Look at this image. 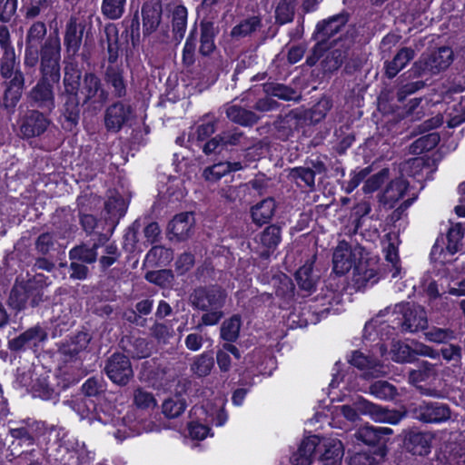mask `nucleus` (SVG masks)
<instances>
[{"instance_id": "nucleus-13", "label": "nucleus", "mask_w": 465, "mask_h": 465, "mask_svg": "<svg viewBox=\"0 0 465 465\" xmlns=\"http://www.w3.org/2000/svg\"><path fill=\"white\" fill-rule=\"evenodd\" d=\"M414 419L423 423H441L451 417L448 404L439 401H423L411 410Z\"/></svg>"}, {"instance_id": "nucleus-33", "label": "nucleus", "mask_w": 465, "mask_h": 465, "mask_svg": "<svg viewBox=\"0 0 465 465\" xmlns=\"http://www.w3.org/2000/svg\"><path fill=\"white\" fill-rule=\"evenodd\" d=\"M46 332L40 326L32 327L19 336L8 341V348L13 351H20L25 349L27 345L37 341H43L46 339Z\"/></svg>"}, {"instance_id": "nucleus-11", "label": "nucleus", "mask_w": 465, "mask_h": 465, "mask_svg": "<svg viewBox=\"0 0 465 465\" xmlns=\"http://www.w3.org/2000/svg\"><path fill=\"white\" fill-rule=\"evenodd\" d=\"M104 371L109 380L124 387L134 378V371L129 357L121 352H114L105 361Z\"/></svg>"}, {"instance_id": "nucleus-23", "label": "nucleus", "mask_w": 465, "mask_h": 465, "mask_svg": "<svg viewBox=\"0 0 465 465\" xmlns=\"http://www.w3.org/2000/svg\"><path fill=\"white\" fill-rule=\"evenodd\" d=\"M350 15L346 12L333 15L325 19L316 25V30L313 34V39L316 41H323L328 43V40L335 34L340 32L349 21Z\"/></svg>"}, {"instance_id": "nucleus-19", "label": "nucleus", "mask_w": 465, "mask_h": 465, "mask_svg": "<svg viewBox=\"0 0 465 465\" xmlns=\"http://www.w3.org/2000/svg\"><path fill=\"white\" fill-rule=\"evenodd\" d=\"M110 238L109 234L100 232L97 240L92 245L81 242L73 247L68 252L69 259L76 260L85 264L94 263L98 259V249L108 242Z\"/></svg>"}, {"instance_id": "nucleus-9", "label": "nucleus", "mask_w": 465, "mask_h": 465, "mask_svg": "<svg viewBox=\"0 0 465 465\" xmlns=\"http://www.w3.org/2000/svg\"><path fill=\"white\" fill-rule=\"evenodd\" d=\"M357 30L354 27L347 30L343 36L333 40L331 45L332 50L322 60V65L324 72L332 73L338 70L350 55L351 49L355 43Z\"/></svg>"}, {"instance_id": "nucleus-28", "label": "nucleus", "mask_w": 465, "mask_h": 465, "mask_svg": "<svg viewBox=\"0 0 465 465\" xmlns=\"http://www.w3.org/2000/svg\"><path fill=\"white\" fill-rule=\"evenodd\" d=\"M194 217L193 213H181L176 214L168 223V233L177 241L187 240L193 234Z\"/></svg>"}, {"instance_id": "nucleus-34", "label": "nucleus", "mask_w": 465, "mask_h": 465, "mask_svg": "<svg viewBox=\"0 0 465 465\" xmlns=\"http://www.w3.org/2000/svg\"><path fill=\"white\" fill-rule=\"evenodd\" d=\"M104 38H101L100 43H106V50L108 54L107 61L109 65H114L120 56V40L117 25L114 24H107L104 29Z\"/></svg>"}, {"instance_id": "nucleus-37", "label": "nucleus", "mask_w": 465, "mask_h": 465, "mask_svg": "<svg viewBox=\"0 0 465 465\" xmlns=\"http://www.w3.org/2000/svg\"><path fill=\"white\" fill-rule=\"evenodd\" d=\"M201 37L199 53L203 56H210L216 49L214 38L218 34V28L213 22L202 20L200 23Z\"/></svg>"}, {"instance_id": "nucleus-64", "label": "nucleus", "mask_w": 465, "mask_h": 465, "mask_svg": "<svg viewBox=\"0 0 465 465\" xmlns=\"http://www.w3.org/2000/svg\"><path fill=\"white\" fill-rule=\"evenodd\" d=\"M389 178L390 169H381L380 172L371 175L366 180L365 184L363 186L364 193H369L377 191Z\"/></svg>"}, {"instance_id": "nucleus-53", "label": "nucleus", "mask_w": 465, "mask_h": 465, "mask_svg": "<svg viewBox=\"0 0 465 465\" xmlns=\"http://www.w3.org/2000/svg\"><path fill=\"white\" fill-rule=\"evenodd\" d=\"M214 366V358L212 352H203L197 356L191 365V371L199 378L208 376Z\"/></svg>"}, {"instance_id": "nucleus-58", "label": "nucleus", "mask_w": 465, "mask_h": 465, "mask_svg": "<svg viewBox=\"0 0 465 465\" xmlns=\"http://www.w3.org/2000/svg\"><path fill=\"white\" fill-rule=\"evenodd\" d=\"M22 97L21 91L13 90V88L5 87L2 100L0 102V108L5 111L8 116H11L15 112V107Z\"/></svg>"}, {"instance_id": "nucleus-50", "label": "nucleus", "mask_w": 465, "mask_h": 465, "mask_svg": "<svg viewBox=\"0 0 465 465\" xmlns=\"http://www.w3.org/2000/svg\"><path fill=\"white\" fill-rule=\"evenodd\" d=\"M144 278L147 282L162 289H172L175 282L174 273L170 269L149 271L145 273Z\"/></svg>"}, {"instance_id": "nucleus-62", "label": "nucleus", "mask_w": 465, "mask_h": 465, "mask_svg": "<svg viewBox=\"0 0 465 465\" xmlns=\"http://www.w3.org/2000/svg\"><path fill=\"white\" fill-rule=\"evenodd\" d=\"M16 54L15 51L5 52L0 59V75L3 79H9L12 77L13 73L15 71L16 65Z\"/></svg>"}, {"instance_id": "nucleus-47", "label": "nucleus", "mask_w": 465, "mask_h": 465, "mask_svg": "<svg viewBox=\"0 0 465 465\" xmlns=\"http://www.w3.org/2000/svg\"><path fill=\"white\" fill-rule=\"evenodd\" d=\"M45 371L43 370L36 376L35 385L32 389V393L35 397H39L43 400H53L59 395V391L53 387L50 381L47 380V376L45 375Z\"/></svg>"}, {"instance_id": "nucleus-43", "label": "nucleus", "mask_w": 465, "mask_h": 465, "mask_svg": "<svg viewBox=\"0 0 465 465\" xmlns=\"http://www.w3.org/2000/svg\"><path fill=\"white\" fill-rule=\"evenodd\" d=\"M368 391L375 399L381 401H395L400 396L398 388L385 380H377L371 382Z\"/></svg>"}, {"instance_id": "nucleus-21", "label": "nucleus", "mask_w": 465, "mask_h": 465, "mask_svg": "<svg viewBox=\"0 0 465 465\" xmlns=\"http://www.w3.org/2000/svg\"><path fill=\"white\" fill-rule=\"evenodd\" d=\"M91 341V336L86 331H78L70 339L58 346L57 352L64 362L74 361L81 351H84Z\"/></svg>"}, {"instance_id": "nucleus-61", "label": "nucleus", "mask_w": 465, "mask_h": 465, "mask_svg": "<svg viewBox=\"0 0 465 465\" xmlns=\"http://www.w3.org/2000/svg\"><path fill=\"white\" fill-rule=\"evenodd\" d=\"M281 242V227L277 224L267 226L261 234V242L268 249L274 250Z\"/></svg>"}, {"instance_id": "nucleus-57", "label": "nucleus", "mask_w": 465, "mask_h": 465, "mask_svg": "<svg viewBox=\"0 0 465 465\" xmlns=\"http://www.w3.org/2000/svg\"><path fill=\"white\" fill-rule=\"evenodd\" d=\"M126 0H103L102 15L109 20H118L124 14Z\"/></svg>"}, {"instance_id": "nucleus-14", "label": "nucleus", "mask_w": 465, "mask_h": 465, "mask_svg": "<svg viewBox=\"0 0 465 465\" xmlns=\"http://www.w3.org/2000/svg\"><path fill=\"white\" fill-rule=\"evenodd\" d=\"M134 117V109L131 104L116 101L109 105L104 116V127L107 132L118 133Z\"/></svg>"}, {"instance_id": "nucleus-17", "label": "nucleus", "mask_w": 465, "mask_h": 465, "mask_svg": "<svg viewBox=\"0 0 465 465\" xmlns=\"http://www.w3.org/2000/svg\"><path fill=\"white\" fill-rule=\"evenodd\" d=\"M62 102L61 114L64 118L63 128L66 131H74L79 124L83 103H80V94L59 93Z\"/></svg>"}, {"instance_id": "nucleus-35", "label": "nucleus", "mask_w": 465, "mask_h": 465, "mask_svg": "<svg viewBox=\"0 0 465 465\" xmlns=\"http://www.w3.org/2000/svg\"><path fill=\"white\" fill-rule=\"evenodd\" d=\"M262 91L272 98L276 97L285 102H300L302 97V94L292 86L276 82L263 84Z\"/></svg>"}, {"instance_id": "nucleus-51", "label": "nucleus", "mask_w": 465, "mask_h": 465, "mask_svg": "<svg viewBox=\"0 0 465 465\" xmlns=\"http://www.w3.org/2000/svg\"><path fill=\"white\" fill-rule=\"evenodd\" d=\"M242 319L239 314H233L225 320L220 329L221 338L228 342H233L239 338Z\"/></svg>"}, {"instance_id": "nucleus-30", "label": "nucleus", "mask_w": 465, "mask_h": 465, "mask_svg": "<svg viewBox=\"0 0 465 465\" xmlns=\"http://www.w3.org/2000/svg\"><path fill=\"white\" fill-rule=\"evenodd\" d=\"M350 362L356 368L364 371L362 377L366 380L378 378L384 374L382 371L383 365L379 360L371 356H365L358 351L353 352Z\"/></svg>"}, {"instance_id": "nucleus-49", "label": "nucleus", "mask_w": 465, "mask_h": 465, "mask_svg": "<svg viewBox=\"0 0 465 465\" xmlns=\"http://www.w3.org/2000/svg\"><path fill=\"white\" fill-rule=\"evenodd\" d=\"M88 201V196L80 195L77 200V206L79 208V222L82 226V229L85 232L87 235H92L94 233V229L97 227L98 220L93 214L86 213L87 211L85 208L86 202Z\"/></svg>"}, {"instance_id": "nucleus-55", "label": "nucleus", "mask_w": 465, "mask_h": 465, "mask_svg": "<svg viewBox=\"0 0 465 465\" xmlns=\"http://www.w3.org/2000/svg\"><path fill=\"white\" fill-rule=\"evenodd\" d=\"M173 258V252L171 249L163 246H153L147 252L145 262L151 265L163 266L170 262Z\"/></svg>"}, {"instance_id": "nucleus-10", "label": "nucleus", "mask_w": 465, "mask_h": 465, "mask_svg": "<svg viewBox=\"0 0 465 465\" xmlns=\"http://www.w3.org/2000/svg\"><path fill=\"white\" fill-rule=\"evenodd\" d=\"M391 434L392 430L390 428L363 426L356 431L355 438L371 448L373 455L384 460L388 453L387 443Z\"/></svg>"}, {"instance_id": "nucleus-38", "label": "nucleus", "mask_w": 465, "mask_h": 465, "mask_svg": "<svg viewBox=\"0 0 465 465\" xmlns=\"http://www.w3.org/2000/svg\"><path fill=\"white\" fill-rule=\"evenodd\" d=\"M275 210L276 203L272 197L263 199L251 208L252 220L258 226L266 224L273 217Z\"/></svg>"}, {"instance_id": "nucleus-1", "label": "nucleus", "mask_w": 465, "mask_h": 465, "mask_svg": "<svg viewBox=\"0 0 465 465\" xmlns=\"http://www.w3.org/2000/svg\"><path fill=\"white\" fill-rule=\"evenodd\" d=\"M47 29L44 22H34L25 35L24 66L35 69V66L60 64L61 43L58 35L46 36Z\"/></svg>"}, {"instance_id": "nucleus-59", "label": "nucleus", "mask_w": 465, "mask_h": 465, "mask_svg": "<svg viewBox=\"0 0 465 465\" xmlns=\"http://www.w3.org/2000/svg\"><path fill=\"white\" fill-rule=\"evenodd\" d=\"M288 176L295 182L300 179L310 191H314L315 176L313 175V172L311 171V168L302 166L292 168ZM296 183L300 185L298 183Z\"/></svg>"}, {"instance_id": "nucleus-45", "label": "nucleus", "mask_w": 465, "mask_h": 465, "mask_svg": "<svg viewBox=\"0 0 465 465\" xmlns=\"http://www.w3.org/2000/svg\"><path fill=\"white\" fill-rule=\"evenodd\" d=\"M320 276L313 272L312 262H306L295 272V280L299 288L311 293L315 291Z\"/></svg>"}, {"instance_id": "nucleus-29", "label": "nucleus", "mask_w": 465, "mask_h": 465, "mask_svg": "<svg viewBox=\"0 0 465 465\" xmlns=\"http://www.w3.org/2000/svg\"><path fill=\"white\" fill-rule=\"evenodd\" d=\"M374 263L364 257L358 261L352 275V283L356 290L360 291L364 289L368 283L374 284L378 281L377 270Z\"/></svg>"}, {"instance_id": "nucleus-12", "label": "nucleus", "mask_w": 465, "mask_h": 465, "mask_svg": "<svg viewBox=\"0 0 465 465\" xmlns=\"http://www.w3.org/2000/svg\"><path fill=\"white\" fill-rule=\"evenodd\" d=\"M363 251L361 245L351 249L345 241L340 242L332 255L333 272L340 276L347 273L363 257Z\"/></svg>"}, {"instance_id": "nucleus-39", "label": "nucleus", "mask_w": 465, "mask_h": 465, "mask_svg": "<svg viewBox=\"0 0 465 465\" xmlns=\"http://www.w3.org/2000/svg\"><path fill=\"white\" fill-rule=\"evenodd\" d=\"M83 74L78 64L75 63H69L64 68L63 85L64 89L60 92L62 94H80V85L83 80Z\"/></svg>"}, {"instance_id": "nucleus-48", "label": "nucleus", "mask_w": 465, "mask_h": 465, "mask_svg": "<svg viewBox=\"0 0 465 465\" xmlns=\"http://www.w3.org/2000/svg\"><path fill=\"white\" fill-rule=\"evenodd\" d=\"M187 25V9L179 5L174 7L172 17V27L173 33V40L180 43L184 37Z\"/></svg>"}, {"instance_id": "nucleus-22", "label": "nucleus", "mask_w": 465, "mask_h": 465, "mask_svg": "<svg viewBox=\"0 0 465 465\" xmlns=\"http://www.w3.org/2000/svg\"><path fill=\"white\" fill-rule=\"evenodd\" d=\"M85 28V23L79 22L75 16H71L67 22L64 44L70 56H74L79 52Z\"/></svg>"}, {"instance_id": "nucleus-16", "label": "nucleus", "mask_w": 465, "mask_h": 465, "mask_svg": "<svg viewBox=\"0 0 465 465\" xmlns=\"http://www.w3.org/2000/svg\"><path fill=\"white\" fill-rule=\"evenodd\" d=\"M127 207V203L120 193L116 192L111 193L104 202V212L102 213V219L108 226L104 234H109L110 237H112L120 219L124 216Z\"/></svg>"}, {"instance_id": "nucleus-52", "label": "nucleus", "mask_w": 465, "mask_h": 465, "mask_svg": "<svg viewBox=\"0 0 465 465\" xmlns=\"http://www.w3.org/2000/svg\"><path fill=\"white\" fill-rule=\"evenodd\" d=\"M297 0H280L275 9V23L282 25L293 21Z\"/></svg>"}, {"instance_id": "nucleus-44", "label": "nucleus", "mask_w": 465, "mask_h": 465, "mask_svg": "<svg viewBox=\"0 0 465 465\" xmlns=\"http://www.w3.org/2000/svg\"><path fill=\"white\" fill-rule=\"evenodd\" d=\"M64 404L75 411L82 420H88L89 421L96 420V414L94 412L96 404L93 400L81 397L67 400L64 401Z\"/></svg>"}, {"instance_id": "nucleus-5", "label": "nucleus", "mask_w": 465, "mask_h": 465, "mask_svg": "<svg viewBox=\"0 0 465 465\" xmlns=\"http://www.w3.org/2000/svg\"><path fill=\"white\" fill-rule=\"evenodd\" d=\"M341 413L350 421L360 420L361 415H369L376 421L396 424L402 418L400 411L377 405L362 398L351 405L341 406Z\"/></svg>"}, {"instance_id": "nucleus-31", "label": "nucleus", "mask_w": 465, "mask_h": 465, "mask_svg": "<svg viewBox=\"0 0 465 465\" xmlns=\"http://www.w3.org/2000/svg\"><path fill=\"white\" fill-rule=\"evenodd\" d=\"M12 438L11 445L14 449L20 451V455L33 456L35 453L34 446L35 438L25 427L15 428L9 430Z\"/></svg>"}, {"instance_id": "nucleus-32", "label": "nucleus", "mask_w": 465, "mask_h": 465, "mask_svg": "<svg viewBox=\"0 0 465 465\" xmlns=\"http://www.w3.org/2000/svg\"><path fill=\"white\" fill-rule=\"evenodd\" d=\"M262 20L260 15L247 16L240 21L231 30L230 35L232 39L240 40L245 37H252L262 28Z\"/></svg>"}, {"instance_id": "nucleus-46", "label": "nucleus", "mask_w": 465, "mask_h": 465, "mask_svg": "<svg viewBox=\"0 0 465 465\" xmlns=\"http://www.w3.org/2000/svg\"><path fill=\"white\" fill-rule=\"evenodd\" d=\"M332 107V101L331 98L322 97L311 109L302 110V114H305L306 124H316L323 120L327 113Z\"/></svg>"}, {"instance_id": "nucleus-24", "label": "nucleus", "mask_w": 465, "mask_h": 465, "mask_svg": "<svg viewBox=\"0 0 465 465\" xmlns=\"http://www.w3.org/2000/svg\"><path fill=\"white\" fill-rule=\"evenodd\" d=\"M432 436L429 432L409 430L403 439V448L412 455L425 456L430 453Z\"/></svg>"}, {"instance_id": "nucleus-7", "label": "nucleus", "mask_w": 465, "mask_h": 465, "mask_svg": "<svg viewBox=\"0 0 465 465\" xmlns=\"http://www.w3.org/2000/svg\"><path fill=\"white\" fill-rule=\"evenodd\" d=\"M392 313L403 332H416L428 327L427 312L417 303L409 302L398 303L394 306Z\"/></svg>"}, {"instance_id": "nucleus-20", "label": "nucleus", "mask_w": 465, "mask_h": 465, "mask_svg": "<svg viewBox=\"0 0 465 465\" xmlns=\"http://www.w3.org/2000/svg\"><path fill=\"white\" fill-rule=\"evenodd\" d=\"M141 13L143 19V34L144 36H149L158 29L162 22V1L148 0L144 2L142 5Z\"/></svg>"}, {"instance_id": "nucleus-27", "label": "nucleus", "mask_w": 465, "mask_h": 465, "mask_svg": "<svg viewBox=\"0 0 465 465\" xmlns=\"http://www.w3.org/2000/svg\"><path fill=\"white\" fill-rule=\"evenodd\" d=\"M320 450H322L320 438L312 435L301 442L298 450L292 454L291 461L292 465H311Z\"/></svg>"}, {"instance_id": "nucleus-40", "label": "nucleus", "mask_w": 465, "mask_h": 465, "mask_svg": "<svg viewBox=\"0 0 465 465\" xmlns=\"http://www.w3.org/2000/svg\"><path fill=\"white\" fill-rule=\"evenodd\" d=\"M415 51L411 47H402L395 54L393 59L385 64V74L392 79L403 69L406 64L414 58Z\"/></svg>"}, {"instance_id": "nucleus-4", "label": "nucleus", "mask_w": 465, "mask_h": 465, "mask_svg": "<svg viewBox=\"0 0 465 465\" xmlns=\"http://www.w3.org/2000/svg\"><path fill=\"white\" fill-rule=\"evenodd\" d=\"M47 286L46 277L42 273H36L26 281H16L10 291L7 304L16 313L24 311L27 302L35 308L44 302V290Z\"/></svg>"}, {"instance_id": "nucleus-26", "label": "nucleus", "mask_w": 465, "mask_h": 465, "mask_svg": "<svg viewBox=\"0 0 465 465\" xmlns=\"http://www.w3.org/2000/svg\"><path fill=\"white\" fill-rule=\"evenodd\" d=\"M409 182L401 177L392 179L384 191L378 194L379 203L387 210L392 209L405 195Z\"/></svg>"}, {"instance_id": "nucleus-6", "label": "nucleus", "mask_w": 465, "mask_h": 465, "mask_svg": "<svg viewBox=\"0 0 465 465\" xmlns=\"http://www.w3.org/2000/svg\"><path fill=\"white\" fill-rule=\"evenodd\" d=\"M453 61L450 47L442 46L428 54H422L411 69V76L424 77L446 70Z\"/></svg>"}, {"instance_id": "nucleus-60", "label": "nucleus", "mask_w": 465, "mask_h": 465, "mask_svg": "<svg viewBox=\"0 0 465 465\" xmlns=\"http://www.w3.org/2000/svg\"><path fill=\"white\" fill-rule=\"evenodd\" d=\"M81 391L85 397H98L105 392V383L102 377H91L81 387Z\"/></svg>"}, {"instance_id": "nucleus-54", "label": "nucleus", "mask_w": 465, "mask_h": 465, "mask_svg": "<svg viewBox=\"0 0 465 465\" xmlns=\"http://www.w3.org/2000/svg\"><path fill=\"white\" fill-rule=\"evenodd\" d=\"M440 141L438 133H430L415 140L410 145V153L412 154H421L435 148Z\"/></svg>"}, {"instance_id": "nucleus-3", "label": "nucleus", "mask_w": 465, "mask_h": 465, "mask_svg": "<svg viewBox=\"0 0 465 465\" xmlns=\"http://www.w3.org/2000/svg\"><path fill=\"white\" fill-rule=\"evenodd\" d=\"M40 78L36 84L27 93L28 104L38 110L51 114L55 108L54 84L61 79L60 64L39 66Z\"/></svg>"}, {"instance_id": "nucleus-63", "label": "nucleus", "mask_w": 465, "mask_h": 465, "mask_svg": "<svg viewBox=\"0 0 465 465\" xmlns=\"http://www.w3.org/2000/svg\"><path fill=\"white\" fill-rule=\"evenodd\" d=\"M134 402L139 409H154L157 406V401L153 393L144 391L142 388H137L134 391Z\"/></svg>"}, {"instance_id": "nucleus-56", "label": "nucleus", "mask_w": 465, "mask_h": 465, "mask_svg": "<svg viewBox=\"0 0 465 465\" xmlns=\"http://www.w3.org/2000/svg\"><path fill=\"white\" fill-rule=\"evenodd\" d=\"M415 352L407 343L401 341H393L391 348V359L400 363L415 361Z\"/></svg>"}, {"instance_id": "nucleus-15", "label": "nucleus", "mask_w": 465, "mask_h": 465, "mask_svg": "<svg viewBox=\"0 0 465 465\" xmlns=\"http://www.w3.org/2000/svg\"><path fill=\"white\" fill-rule=\"evenodd\" d=\"M49 114L38 109L28 110L22 118L20 134L24 139L42 135L51 124Z\"/></svg>"}, {"instance_id": "nucleus-36", "label": "nucleus", "mask_w": 465, "mask_h": 465, "mask_svg": "<svg viewBox=\"0 0 465 465\" xmlns=\"http://www.w3.org/2000/svg\"><path fill=\"white\" fill-rule=\"evenodd\" d=\"M187 398L185 393L177 391L165 399L162 404V412L164 417L167 419L180 417L188 406Z\"/></svg>"}, {"instance_id": "nucleus-18", "label": "nucleus", "mask_w": 465, "mask_h": 465, "mask_svg": "<svg viewBox=\"0 0 465 465\" xmlns=\"http://www.w3.org/2000/svg\"><path fill=\"white\" fill-rule=\"evenodd\" d=\"M305 114H302V109H292L285 114H279L272 125L276 131V137L282 141H287L293 135V132L299 130L304 124Z\"/></svg>"}, {"instance_id": "nucleus-2", "label": "nucleus", "mask_w": 465, "mask_h": 465, "mask_svg": "<svg viewBox=\"0 0 465 465\" xmlns=\"http://www.w3.org/2000/svg\"><path fill=\"white\" fill-rule=\"evenodd\" d=\"M188 300L194 310L203 312L198 328L201 325H216L224 317L223 308L226 303L227 292L219 284L198 286L189 294Z\"/></svg>"}, {"instance_id": "nucleus-42", "label": "nucleus", "mask_w": 465, "mask_h": 465, "mask_svg": "<svg viewBox=\"0 0 465 465\" xmlns=\"http://www.w3.org/2000/svg\"><path fill=\"white\" fill-rule=\"evenodd\" d=\"M226 116L234 124L242 126H252L256 124L261 117L253 111L245 109L239 105H231L226 109Z\"/></svg>"}, {"instance_id": "nucleus-8", "label": "nucleus", "mask_w": 465, "mask_h": 465, "mask_svg": "<svg viewBox=\"0 0 465 465\" xmlns=\"http://www.w3.org/2000/svg\"><path fill=\"white\" fill-rule=\"evenodd\" d=\"M80 94L84 96L83 104L100 111L109 101L110 93L94 72H85L80 85Z\"/></svg>"}, {"instance_id": "nucleus-25", "label": "nucleus", "mask_w": 465, "mask_h": 465, "mask_svg": "<svg viewBox=\"0 0 465 465\" xmlns=\"http://www.w3.org/2000/svg\"><path fill=\"white\" fill-rule=\"evenodd\" d=\"M104 81L114 98L122 99L127 95V80L121 66L108 65L104 72Z\"/></svg>"}, {"instance_id": "nucleus-41", "label": "nucleus", "mask_w": 465, "mask_h": 465, "mask_svg": "<svg viewBox=\"0 0 465 465\" xmlns=\"http://www.w3.org/2000/svg\"><path fill=\"white\" fill-rule=\"evenodd\" d=\"M319 460L323 465H338L341 463L344 454L343 446L341 440H330L322 444Z\"/></svg>"}]
</instances>
